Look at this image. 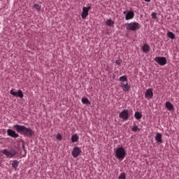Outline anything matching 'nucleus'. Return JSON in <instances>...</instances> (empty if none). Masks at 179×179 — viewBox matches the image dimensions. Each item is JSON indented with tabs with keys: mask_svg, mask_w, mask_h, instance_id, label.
I'll list each match as a JSON object with an SVG mask.
<instances>
[{
	"mask_svg": "<svg viewBox=\"0 0 179 179\" xmlns=\"http://www.w3.org/2000/svg\"><path fill=\"white\" fill-rule=\"evenodd\" d=\"M13 128L18 134H22V135H24V136L31 138V136L34 135V131L30 127H26L24 125L15 124L13 125Z\"/></svg>",
	"mask_w": 179,
	"mask_h": 179,
	"instance_id": "1",
	"label": "nucleus"
},
{
	"mask_svg": "<svg viewBox=\"0 0 179 179\" xmlns=\"http://www.w3.org/2000/svg\"><path fill=\"white\" fill-rule=\"evenodd\" d=\"M115 153V157L118 160H124L127 155V151H125V148H124V147H119L116 149Z\"/></svg>",
	"mask_w": 179,
	"mask_h": 179,
	"instance_id": "2",
	"label": "nucleus"
},
{
	"mask_svg": "<svg viewBox=\"0 0 179 179\" xmlns=\"http://www.w3.org/2000/svg\"><path fill=\"white\" fill-rule=\"evenodd\" d=\"M127 30L129 31H136L141 29V24L137 22H131L125 24Z\"/></svg>",
	"mask_w": 179,
	"mask_h": 179,
	"instance_id": "3",
	"label": "nucleus"
},
{
	"mask_svg": "<svg viewBox=\"0 0 179 179\" xmlns=\"http://www.w3.org/2000/svg\"><path fill=\"white\" fill-rule=\"evenodd\" d=\"M3 153L7 157V159H13L17 154V152L15 151V149L12 148L10 150L4 149L3 150Z\"/></svg>",
	"mask_w": 179,
	"mask_h": 179,
	"instance_id": "4",
	"label": "nucleus"
},
{
	"mask_svg": "<svg viewBox=\"0 0 179 179\" xmlns=\"http://www.w3.org/2000/svg\"><path fill=\"white\" fill-rule=\"evenodd\" d=\"M154 61L161 66H164L167 64V59L164 57H157L154 59Z\"/></svg>",
	"mask_w": 179,
	"mask_h": 179,
	"instance_id": "5",
	"label": "nucleus"
},
{
	"mask_svg": "<svg viewBox=\"0 0 179 179\" xmlns=\"http://www.w3.org/2000/svg\"><path fill=\"white\" fill-rule=\"evenodd\" d=\"M119 117L124 121H127L129 118V112L128 109H125L119 113Z\"/></svg>",
	"mask_w": 179,
	"mask_h": 179,
	"instance_id": "6",
	"label": "nucleus"
},
{
	"mask_svg": "<svg viewBox=\"0 0 179 179\" xmlns=\"http://www.w3.org/2000/svg\"><path fill=\"white\" fill-rule=\"evenodd\" d=\"M10 94L13 96V97H20V99H23L24 95L23 94V92L20 90H18L17 92H14L13 90H10Z\"/></svg>",
	"mask_w": 179,
	"mask_h": 179,
	"instance_id": "7",
	"label": "nucleus"
},
{
	"mask_svg": "<svg viewBox=\"0 0 179 179\" xmlns=\"http://www.w3.org/2000/svg\"><path fill=\"white\" fill-rule=\"evenodd\" d=\"M80 153H82V150H80V148L78 146L74 147L71 151V155L74 159H76Z\"/></svg>",
	"mask_w": 179,
	"mask_h": 179,
	"instance_id": "8",
	"label": "nucleus"
},
{
	"mask_svg": "<svg viewBox=\"0 0 179 179\" xmlns=\"http://www.w3.org/2000/svg\"><path fill=\"white\" fill-rule=\"evenodd\" d=\"M123 13L125 15L126 20H131L135 17V13H134V10L124 11Z\"/></svg>",
	"mask_w": 179,
	"mask_h": 179,
	"instance_id": "9",
	"label": "nucleus"
},
{
	"mask_svg": "<svg viewBox=\"0 0 179 179\" xmlns=\"http://www.w3.org/2000/svg\"><path fill=\"white\" fill-rule=\"evenodd\" d=\"M120 87L123 90V92H129V89H131V85L127 83H120Z\"/></svg>",
	"mask_w": 179,
	"mask_h": 179,
	"instance_id": "10",
	"label": "nucleus"
},
{
	"mask_svg": "<svg viewBox=\"0 0 179 179\" xmlns=\"http://www.w3.org/2000/svg\"><path fill=\"white\" fill-rule=\"evenodd\" d=\"M7 135L14 138H19V135L17 134V133L10 129H7Z\"/></svg>",
	"mask_w": 179,
	"mask_h": 179,
	"instance_id": "11",
	"label": "nucleus"
},
{
	"mask_svg": "<svg viewBox=\"0 0 179 179\" xmlns=\"http://www.w3.org/2000/svg\"><path fill=\"white\" fill-rule=\"evenodd\" d=\"M145 99H152L153 98V90L152 88H149L146 90L145 93Z\"/></svg>",
	"mask_w": 179,
	"mask_h": 179,
	"instance_id": "12",
	"label": "nucleus"
},
{
	"mask_svg": "<svg viewBox=\"0 0 179 179\" xmlns=\"http://www.w3.org/2000/svg\"><path fill=\"white\" fill-rule=\"evenodd\" d=\"M141 50H142L143 52L146 54V53L149 52V51H150V47L149 46V45L145 43L142 46Z\"/></svg>",
	"mask_w": 179,
	"mask_h": 179,
	"instance_id": "13",
	"label": "nucleus"
},
{
	"mask_svg": "<svg viewBox=\"0 0 179 179\" xmlns=\"http://www.w3.org/2000/svg\"><path fill=\"white\" fill-rule=\"evenodd\" d=\"M162 135L161 133H157L155 136V141H157V143H163V140L162 139Z\"/></svg>",
	"mask_w": 179,
	"mask_h": 179,
	"instance_id": "14",
	"label": "nucleus"
},
{
	"mask_svg": "<svg viewBox=\"0 0 179 179\" xmlns=\"http://www.w3.org/2000/svg\"><path fill=\"white\" fill-rule=\"evenodd\" d=\"M165 106L167 110H169V111H171L172 110H174V106L170 101H166L165 103Z\"/></svg>",
	"mask_w": 179,
	"mask_h": 179,
	"instance_id": "15",
	"label": "nucleus"
},
{
	"mask_svg": "<svg viewBox=\"0 0 179 179\" xmlns=\"http://www.w3.org/2000/svg\"><path fill=\"white\" fill-rule=\"evenodd\" d=\"M87 16H89V11H87V10H86L83 7V13H81V17H82V19H86V17H87Z\"/></svg>",
	"mask_w": 179,
	"mask_h": 179,
	"instance_id": "16",
	"label": "nucleus"
},
{
	"mask_svg": "<svg viewBox=\"0 0 179 179\" xmlns=\"http://www.w3.org/2000/svg\"><path fill=\"white\" fill-rule=\"evenodd\" d=\"M114 21L110 18L106 21V26H109L110 27H114Z\"/></svg>",
	"mask_w": 179,
	"mask_h": 179,
	"instance_id": "17",
	"label": "nucleus"
},
{
	"mask_svg": "<svg viewBox=\"0 0 179 179\" xmlns=\"http://www.w3.org/2000/svg\"><path fill=\"white\" fill-rule=\"evenodd\" d=\"M71 139L72 143H75L76 142H78V141H79V136H78V134H73L71 136Z\"/></svg>",
	"mask_w": 179,
	"mask_h": 179,
	"instance_id": "18",
	"label": "nucleus"
},
{
	"mask_svg": "<svg viewBox=\"0 0 179 179\" xmlns=\"http://www.w3.org/2000/svg\"><path fill=\"white\" fill-rule=\"evenodd\" d=\"M119 81L121 82V83H128V78H127L126 76H122L120 77Z\"/></svg>",
	"mask_w": 179,
	"mask_h": 179,
	"instance_id": "19",
	"label": "nucleus"
},
{
	"mask_svg": "<svg viewBox=\"0 0 179 179\" xmlns=\"http://www.w3.org/2000/svg\"><path fill=\"white\" fill-rule=\"evenodd\" d=\"M19 161L14 160L12 163V167L14 168L15 170H16L17 167H19Z\"/></svg>",
	"mask_w": 179,
	"mask_h": 179,
	"instance_id": "20",
	"label": "nucleus"
},
{
	"mask_svg": "<svg viewBox=\"0 0 179 179\" xmlns=\"http://www.w3.org/2000/svg\"><path fill=\"white\" fill-rule=\"evenodd\" d=\"M134 117L136 120H141V118H142V113L138 111H136L134 113Z\"/></svg>",
	"mask_w": 179,
	"mask_h": 179,
	"instance_id": "21",
	"label": "nucleus"
},
{
	"mask_svg": "<svg viewBox=\"0 0 179 179\" xmlns=\"http://www.w3.org/2000/svg\"><path fill=\"white\" fill-rule=\"evenodd\" d=\"M167 36L169 38H171V40H174V38H176V35L174 34V33H173L172 31H169L167 33Z\"/></svg>",
	"mask_w": 179,
	"mask_h": 179,
	"instance_id": "22",
	"label": "nucleus"
},
{
	"mask_svg": "<svg viewBox=\"0 0 179 179\" xmlns=\"http://www.w3.org/2000/svg\"><path fill=\"white\" fill-rule=\"evenodd\" d=\"M83 104H91L90 101L86 97H83L81 99Z\"/></svg>",
	"mask_w": 179,
	"mask_h": 179,
	"instance_id": "23",
	"label": "nucleus"
},
{
	"mask_svg": "<svg viewBox=\"0 0 179 179\" xmlns=\"http://www.w3.org/2000/svg\"><path fill=\"white\" fill-rule=\"evenodd\" d=\"M131 131H133V132H136V131H139V127H138V125L134 124L133 127L131 128Z\"/></svg>",
	"mask_w": 179,
	"mask_h": 179,
	"instance_id": "24",
	"label": "nucleus"
},
{
	"mask_svg": "<svg viewBox=\"0 0 179 179\" xmlns=\"http://www.w3.org/2000/svg\"><path fill=\"white\" fill-rule=\"evenodd\" d=\"M127 176L125 175V173H121L118 177V179H126Z\"/></svg>",
	"mask_w": 179,
	"mask_h": 179,
	"instance_id": "25",
	"label": "nucleus"
},
{
	"mask_svg": "<svg viewBox=\"0 0 179 179\" xmlns=\"http://www.w3.org/2000/svg\"><path fill=\"white\" fill-rule=\"evenodd\" d=\"M34 6L37 10H41V6H40V4L36 3Z\"/></svg>",
	"mask_w": 179,
	"mask_h": 179,
	"instance_id": "26",
	"label": "nucleus"
},
{
	"mask_svg": "<svg viewBox=\"0 0 179 179\" xmlns=\"http://www.w3.org/2000/svg\"><path fill=\"white\" fill-rule=\"evenodd\" d=\"M56 139L57 141H62V136L59 134H57L56 136Z\"/></svg>",
	"mask_w": 179,
	"mask_h": 179,
	"instance_id": "27",
	"label": "nucleus"
},
{
	"mask_svg": "<svg viewBox=\"0 0 179 179\" xmlns=\"http://www.w3.org/2000/svg\"><path fill=\"white\" fill-rule=\"evenodd\" d=\"M151 16H152V19H157V15L156 13H152L151 14Z\"/></svg>",
	"mask_w": 179,
	"mask_h": 179,
	"instance_id": "28",
	"label": "nucleus"
},
{
	"mask_svg": "<svg viewBox=\"0 0 179 179\" xmlns=\"http://www.w3.org/2000/svg\"><path fill=\"white\" fill-rule=\"evenodd\" d=\"M122 62V61L117 59L115 61V64L116 65H121V63Z\"/></svg>",
	"mask_w": 179,
	"mask_h": 179,
	"instance_id": "29",
	"label": "nucleus"
},
{
	"mask_svg": "<svg viewBox=\"0 0 179 179\" xmlns=\"http://www.w3.org/2000/svg\"><path fill=\"white\" fill-rule=\"evenodd\" d=\"M84 9H85L86 10H87L89 12L90 9H92L91 6H88V7H83Z\"/></svg>",
	"mask_w": 179,
	"mask_h": 179,
	"instance_id": "30",
	"label": "nucleus"
},
{
	"mask_svg": "<svg viewBox=\"0 0 179 179\" xmlns=\"http://www.w3.org/2000/svg\"><path fill=\"white\" fill-rule=\"evenodd\" d=\"M145 2H150L152 0H144Z\"/></svg>",
	"mask_w": 179,
	"mask_h": 179,
	"instance_id": "31",
	"label": "nucleus"
}]
</instances>
